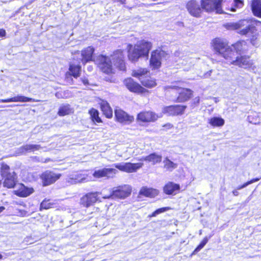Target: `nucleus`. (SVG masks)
Masks as SVG:
<instances>
[{"label": "nucleus", "instance_id": "f257e3e1", "mask_svg": "<svg viewBox=\"0 0 261 261\" xmlns=\"http://www.w3.org/2000/svg\"><path fill=\"white\" fill-rule=\"evenodd\" d=\"M112 61L114 65L120 70H125L124 55L121 50H116L110 57L103 55L98 56L95 60L100 70L106 74L113 72Z\"/></svg>", "mask_w": 261, "mask_h": 261}, {"label": "nucleus", "instance_id": "f03ea898", "mask_svg": "<svg viewBox=\"0 0 261 261\" xmlns=\"http://www.w3.org/2000/svg\"><path fill=\"white\" fill-rule=\"evenodd\" d=\"M213 46L217 54L223 57L230 64L234 65L233 62L238 59V55L232 47L219 38L214 40Z\"/></svg>", "mask_w": 261, "mask_h": 261}, {"label": "nucleus", "instance_id": "7ed1b4c3", "mask_svg": "<svg viewBox=\"0 0 261 261\" xmlns=\"http://www.w3.org/2000/svg\"><path fill=\"white\" fill-rule=\"evenodd\" d=\"M128 57L132 62L137 61L141 57H148V54L152 47L150 42L141 40L135 45L133 49H131L132 45L129 44Z\"/></svg>", "mask_w": 261, "mask_h": 261}, {"label": "nucleus", "instance_id": "20e7f679", "mask_svg": "<svg viewBox=\"0 0 261 261\" xmlns=\"http://www.w3.org/2000/svg\"><path fill=\"white\" fill-rule=\"evenodd\" d=\"M132 192V188L130 186L124 185L114 187L110 190V194L104 195V199H124L129 196Z\"/></svg>", "mask_w": 261, "mask_h": 261}, {"label": "nucleus", "instance_id": "39448f33", "mask_svg": "<svg viewBox=\"0 0 261 261\" xmlns=\"http://www.w3.org/2000/svg\"><path fill=\"white\" fill-rule=\"evenodd\" d=\"M246 20H240L233 24L235 29L239 30L238 33L241 35L250 36L253 35L256 31L255 27L248 24Z\"/></svg>", "mask_w": 261, "mask_h": 261}, {"label": "nucleus", "instance_id": "423d86ee", "mask_svg": "<svg viewBox=\"0 0 261 261\" xmlns=\"http://www.w3.org/2000/svg\"><path fill=\"white\" fill-rule=\"evenodd\" d=\"M223 0H201L202 8L206 12L215 11L218 13L223 12L221 3Z\"/></svg>", "mask_w": 261, "mask_h": 261}, {"label": "nucleus", "instance_id": "0eeeda50", "mask_svg": "<svg viewBox=\"0 0 261 261\" xmlns=\"http://www.w3.org/2000/svg\"><path fill=\"white\" fill-rule=\"evenodd\" d=\"M143 165L142 163H118L114 164L112 166L117 168L120 171L126 172L127 173H132L137 171V170L141 168Z\"/></svg>", "mask_w": 261, "mask_h": 261}, {"label": "nucleus", "instance_id": "6e6552de", "mask_svg": "<svg viewBox=\"0 0 261 261\" xmlns=\"http://www.w3.org/2000/svg\"><path fill=\"white\" fill-rule=\"evenodd\" d=\"M124 84L126 88L131 92L138 94H145L148 91L142 87L132 78H128L124 81Z\"/></svg>", "mask_w": 261, "mask_h": 261}, {"label": "nucleus", "instance_id": "1a4fd4ad", "mask_svg": "<svg viewBox=\"0 0 261 261\" xmlns=\"http://www.w3.org/2000/svg\"><path fill=\"white\" fill-rule=\"evenodd\" d=\"M186 8L189 13L193 16L199 17L202 12V9H204L202 5L195 0L189 1L186 5Z\"/></svg>", "mask_w": 261, "mask_h": 261}, {"label": "nucleus", "instance_id": "9d476101", "mask_svg": "<svg viewBox=\"0 0 261 261\" xmlns=\"http://www.w3.org/2000/svg\"><path fill=\"white\" fill-rule=\"evenodd\" d=\"M165 56V52L162 50H155L151 53L150 64L153 69L158 68L160 67L161 61Z\"/></svg>", "mask_w": 261, "mask_h": 261}, {"label": "nucleus", "instance_id": "9b49d317", "mask_svg": "<svg viewBox=\"0 0 261 261\" xmlns=\"http://www.w3.org/2000/svg\"><path fill=\"white\" fill-rule=\"evenodd\" d=\"M60 174H57L54 172L46 171L41 175L43 186H47L55 182L60 177Z\"/></svg>", "mask_w": 261, "mask_h": 261}, {"label": "nucleus", "instance_id": "f8f14e48", "mask_svg": "<svg viewBox=\"0 0 261 261\" xmlns=\"http://www.w3.org/2000/svg\"><path fill=\"white\" fill-rule=\"evenodd\" d=\"M115 116L117 121L123 124H129L134 120V116L128 115L121 109L115 110Z\"/></svg>", "mask_w": 261, "mask_h": 261}, {"label": "nucleus", "instance_id": "ddd939ff", "mask_svg": "<svg viewBox=\"0 0 261 261\" xmlns=\"http://www.w3.org/2000/svg\"><path fill=\"white\" fill-rule=\"evenodd\" d=\"M162 117V115L158 116L151 111H144L139 113L137 117L138 121L143 122H150L155 121L158 118Z\"/></svg>", "mask_w": 261, "mask_h": 261}, {"label": "nucleus", "instance_id": "4468645a", "mask_svg": "<svg viewBox=\"0 0 261 261\" xmlns=\"http://www.w3.org/2000/svg\"><path fill=\"white\" fill-rule=\"evenodd\" d=\"M118 173V171L114 168H102L95 170L93 176L96 178L107 177V178H113Z\"/></svg>", "mask_w": 261, "mask_h": 261}, {"label": "nucleus", "instance_id": "2eb2a0df", "mask_svg": "<svg viewBox=\"0 0 261 261\" xmlns=\"http://www.w3.org/2000/svg\"><path fill=\"white\" fill-rule=\"evenodd\" d=\"M186 106L174 105L166 107L163 109V113L168 116H175L182 114Z\"/></svg>", "mask_w": 261, "mask_h": 261}, {"label": "nucleus", "instance_id": "dca6fc26", "mask_svg": "<svg viewBox=\"0 0 261 261\" xmlns=\"http://www.w3.org/2000/svg\"><path fill=\"white\" fill-rule=\"evenodd\" d=\"M98 193H89L83 196L80 200L81 204L84 206L89 207L96 202L98 200Z\"/></svg>", "mask_w": 261, "mask_h": 261}, {"label": "nucleus", "instance_id": "f3484780", "mask_svg": "<svg viewBox=\"0 0 261 261\" xmlns=\"http://www.w3.org/2000/svg\"><path fill=\"white\" fill-rule=\"evenodd\" d=\"M88 174L86 172L77 173L70 175L67 178V181L71 184H75L80 182H84L88 180Z\"/></svg>", "mask_w": 261, "mask_h": 261}, {"label": "nucleus", "instance_id": "a211bd4d", "mask_svg": "<svg viewBox=\"0 0 261 261\" xmlns=\"http://www.w3.org/2000/svg\"><path fill=\"white\" fill-rule=\"evenodd\" d=\"M178 96L176 100V102H182L189 100L192 95V91L189 89L181 88L177 87Z\"/></svg>", "mask_w": 261, "mask_h": 261}, {"label": "nucleus", "instance_id": "6ab92c4d", "mask_svg": "<svg viewBox=\"0 0 261 261\" xmlns=\"http://www.w3.org/2000/svg\"><path fill=\"white\" fill-rule=\"evenodd\" d=\"M234 65L238 66L243 68H248L251 67L253 65V62L248 56H239L237 60L233 62Z\"/></svg>", "mask_w": 261, "mask_h": 261}, {"label": "nucleus", "instance_id": "aec40b11", "mask_svg": "<svg viewBox=\"0 0 261 261\" xmlns=\"http://www.w3.org/2000/svg\"><path fill=\"white\" fill-rule=\"evenodd\" d=\"M3 178L5 179L4 181V186L8 188H13L17 182V176L15 172H13L11 174L6 175Z\"/></svg>", "mask_w": 261, "mask_h": 261}, {"label": "nucleus", "instance_id": "412c9836", "mask_svg": "<svg viewBox=\"0 0 261 261\" xmlns=\"http://www.w3.org/2000/svg\"><path fill=\"white\" fill-rule=\"evenodd\" d=\"M94 51V48L91 46H89L82 51V58L80 60L83 64L92 60V55Z\"/></svg>", "mask_w": 261, "mask_h": 261}, {"label": "nucleus", "instance_id": "4be33fe9", "mask_svg": "<svg viewBox=\"0 0 261 261\" xmlns=\"http://www.w3.org/2000/svg\"><path fill=\"white\" fill-rule=\"evenodd\" d=\"M28 101H38L32 98L27 97L22 95H17L16 96L8 98L1 99L0 102H28Z\"/></svg>", "mask_w": 261, "mask_h": 261}, {"label": "nucleus", "instance_id": "5701e85b", "mask_svg": "<svg viewBox=\"0 0 261 261\" xmlns=\"http://www.w3.org/2000/svg\"><path fill=\"white\" fill-rule=\"evenodd\" d=\"M180 189V186L178 184L173 182H168L164 187V192L166 194L170 195L174 194Z\"/></svg>", "mask_w": 261, "mask_h": 261}, {"label": "nucleus", "instance_id": "b1692460", "mask_svg": "<svg viewBox=\"0 0 261 261\" xmlns=\"http://www.w3.org/2000/svg\"><path fill=\"white\" fill-rule=\"evenodd\" d=\"M41 148L39 145L36 144H26L24 146L20 147L18 149V153L23 154L26 152H32L36 150H38Z\"/></svg>", "mask_w": 261, "mask_h": 261}, {"label": "nucleus", "instance_id": "393cba45", "mask_svg": "<svg viewBox=\"0 0 261 261\" xmlns=\"http://www.w3.org/2000/svg\"><path fill=\"white\" fill-rule=\"evenodd\" d=\"M100 108L106 117L110 118L113 116V111L108 102L102 100L100 103Z\"/></svg>", "mask_w": 261, "mask_h": 261}, {"label": "nucleus", "instance_id": "a878e982", "mask_svg": "<svg viewBox=\"0 0 261 261\" xmlns=\"http://www.w3.org/2000/svg\"><path fill=\"white\" fill-rule=\"evenodd\" d=\"M139 194L146 197H154L158 194V191L152 188L142 187L140 190Z\"/></svg>", "mask_w": 261, "mask_h": 261}, {"label": "nucleus", "instance_id": "bb28decb", "mask_svg": "<svg viewBox=\"0 0 261 261\" xmlns=\"http://www.w3.org/2000/svg\"><path fill=\"white\" fill-rule=\"evenodd\" d=\"M231 47L235 50L238 56L247 49L246 42L245 41H239Z\"/></svg>", "mask_w": 261, "mask_h": 261}, {"label": "nucleus", "instance_id": "cd10ccee", "mask_svg": "<svg viewBox=\"0 0 261 261\" xmlns=\"http://www.w3.org/2000/svg\"><path fill=\"white\" fill-rule=\"evenodd\" d=\"M251 9L254 15L261 17L260 0H253L251 4Z\"/></svg>", "mask_w": 261, "mask_h": 261}, {"label": "nucleus", "instance_id": "c85d7f7f", "mask_svg": "<svg viewBox=\"0 0 261 261\" xmlns=\"http://www.w3.org/2000/svg\"><path fill=\"white\" fill-rule=\"evenodd\" d=\"M34 190L33 188H30L24 187L23 185H21V188L16 191L15 194L20 197H25L33 193Z\"/></svg>", "mask_w": 261, "mask_h": 261}, {"label": "nucleus", "instance_id": "c756f323", "mask_svg": "<svg viewBox=\"0 0 261 261\" xmlns=\"http://www.w3.org/2000/svg\"><path fill=\"white\" fill-rule=\"evenodd\" d=\"M147 162L151 163L152 165L160 163L162 160V156L156 153H152L148 155Z\"/></svg>", "mask_w": 261, "mask_h": 261}, {"label": "nucleus", "instance_id": "7c9ffc66", "mask_svg": "<svg viewBox=\"0 0 261 261\" xmlns=\"http://www.w3.org/2000/svg\"><path fill=\"white\" fill-rule=\"evenodd\" d=\"M70 74L74 77L80 76L81 72V66L79 65L70 64L69 68Z\"/></svg>", "mask_w": 261, "mask_h": 261}, {"label": "nucleus", "instance_id": "2f4dec72", "mask_svg": "<svg viewBox=\"0 0 261 261\" xmlns=\"http://www.w3.org/2000/svg\"><path fill=\"white\" fill-rule=\"evenodd\" d=\"M163 163L164 168L169 171H172L177 167V164L171 161L167 157L164 160Z\"/></svg>", "mask_w": 261, "mask_h": 261}, {"label": "nucleus", "instance_id": "473e14b6", "mask_svg": "<svg viewBox=\"0 0 261 261\" xmlns=\"http://www.w3.org/2000/svg\"><path fill=\"white\" fill-rule=\"evenodd\" d=\"M140 81L142 84L148 88H151L156 86V83L155 81L150 77L147 78H141L140 77Z\"/></svg>", "mask_w": 261, "mask_h": 261}, {"label": "nucleus", "instance_id": "72a5a7b5", "mask_svg": "<svg viewBox=\"0 0 261 261\" xmlns=\"http://www.w3.org/2000/svg\"><path fill=\"white\" fill-rule=\"evenodd\" d=\"M72 113V109L69 105H63L59 108L58 114L59 116H63Z\"/></svg>", "mask_w": 261, "mask_h": 261}, {"label": "nucleus", "instance_id": "f704fd0d", "mask_svg": "<svg viewBox=\"0 0 261 261\" xmlns=\"http://www.w3.org/2000/svg\"><path fill=\"white\" fill-rule=\"evenodd\" d=\"M209 123L213 126H221L224 124L223 119L220 117H213L209 120Z\"/></svg>", "mask_w": 261, "mask_h": 261}, {"label": "nucleus", "instance_id": "c9c22d12", "mask_svg": "<svg viewBox=\"0 0 261 261\" xmlns=\"http://www.w3.org/2000/svg\"><path fill=\"white\" fill-rule=\"evenodd\" d=\"M89 114L92 118V120L94 122L100 123L101 122V120L99 117L98 111L94 109H92L89 111Z\"/></svg>", "mask_w": 261, "mask_h": 261}, {"label": "nucleus", "instance_id": "e433bc0d", "mask_svg": "<svg viewBox=\"0 0 261 261\" xmlns=\"http://www.w3.org/2000/svg\"><path fill=\"white\" fill-rule=\"evenodd\" d=\"M9 170L10 167L8 165L5 163H2L1 164V174L3 177L12 173L9 172Z\"/></svg>", "mask_w": 261, "mask_h": 261}, {"label": "nucleus", "instance_id": "4c0bfd02", "mask_svg": "<svg viewBox=\"0 0 261 261\" xmlns=\"http://www.w3.org/2000/svg\"><path fill=\"white\" fill-rule=\"evenodd\" d=\"M147 70L146 69H140L134 71L133 72V76L134 77L141 78H144L143 76L147 74Z\"/></svg>", "mask_w": 261, "mask_h": 261}, {"label": "nucleus", "instance_id": "58836bf2", "mask_svg": "<svg viewBox=\"0 0 261 261\" xmlns=\"http://www.w3.org/2000/svg\"><path fill=\"white\" fill-rule=\"evenodd\" d=\"M208 239L209 238H208L207 237H205L201 242L200 244L194 250L192 255L196 254L197 252H199L201 249H202L207 243Z\"/></svg>", "mask_w": 261, "mask_h": 261}, {"label": "nucleus", "instance_id": "ea45409f", "mask_svg": "<svg viewBox=\"0 0 261 261\" xmlns=\"http://www.w3.org/2000/svg\"><path fill=\"white\" fill-rule=\"evenodd\" d=\"M243 0H234L233 5L231 6L230 10L231 11L234 12L236 11V8H240L243 7Z\"/></svg>", "mask_w": 261, "mask_h": 261}, {"label": "nucleus", "instance_id": "a19ab883", "mask_svg": "<svg viewBox=\"0 0 261 261\" xmlns=\"http://www.w3.org/2000/svg\"><path fill=\"white\" fill-rule=\"evenodd\" d=\"M260 179V178H253V179L244 183L243 185L238 187L237 190H241L242 189H243V188L246 187L247 186H248V185H249L254 182L258 181Z\"/></svg>", "mask_w": 261, "mask_h": 261}, {"label": "nucleus", "instance_id": "79ce46f5", "mask_svg": "<svg viewBox=\"0 0 261 261\" xmlns=\"http://www.w3.org/2000/svg\"><path fill=\"white\" fill-rule=\"evenodd\" d=\"M167 209V208H166V207H163V208H159V209L156 210V211H155L154 212H153L152 213V214L151 215L150 217H155L158 214L165 212Z\"/></svg>", "mask_w": 261, "mask_h": 261}, {"label": "nucleus", "instance_id": "37998d69", "mask_svg": "<svg viewBox=\"0 0 261 261\" xmlns=\"http://www.w3.org/2000/svg\"><path fill=\"white\" fill-rule=\"evenodd\" d=\"M50 207V204L48 203V201L44 200L40 204V209H48Z\"/></svg>", "mask_w": 261, "mask_h": 261}, {"label": "nucleus", "instance_id": "c03bdc74", "mask_svg": "<svg viewBox=\"0 0 261 261\" xmlns=\"http://www.w3.org/2000/svg\"><path fill=\"white\" fill-rule=\"evenodd\" d=\"M6 35V31L4 29H0V37H5Z\"/></svg>", "mask_w": 261, "mask_h": 261}, {"label": "nucleus", "instance_id": "a18cd8bd", "mask_svg": "<svg viewBox=\"0 0 261 261\" xmlns=\"http://www.w3.org/2000/svg\"><path fill=\"white\" fill-rule=\"evenodd\" d=\"M212 70H209L208 71H207V72H206L203 75V78H207V77H209L211 75V73H212Z\"/></svg>", "mask_w": 261, "mask_h": 261}, {"label": "nucleus", "instance_id": "49530a36", "mask_svg": "<svg viewBox=\"0 0 261 261\" xmlns=\"http://www.w3.org/2000/svg\"><path fill=\"white\" fill-rule=\"evenodd\" d=\"M81 81H82V83L85 85H88V80L87 79L84 77V78H81Z\"/></svg>", "mask_w": 261, "mask_h": 261}, {"label": "nucleus", "instance_id": "de8ad7c7", "mask_svg": "<svg viewBox=\"0 0 261 261\" xmlns=\"http://www.w3.org/2000/svg\"><path fill=\"white\" fill-rule=\"evenodd\" d=\"M148 158V155L145 157H142L141 158H138V160L140 161H146L147 162V159Z\"/></svg>", "mask_w": 261, "mask_h": 261}, {"label": "nucleus", "instance_id": "09e8293b", "mask_svg": "<svg viewBox=\"0 0 261 261\" xmlns=\"http://www.w3.org/2000/svg\"><path fill=\"white\" fill-rule=\"evenodd\" d=\"M232 193L234 196H238L239 195V192L238 190H235L232 191Z\"/></svg>", "mask_w": 261, "mask_h": 261}, {"label": "nucleus", "instance_id": "8fccbe9b", "mask_svg": "<svg viewBox=\"0 0 261 261\" xmlns=\"http://www.w3.org/2000/svg\"><path fill=\"white\" fill-rule=\"evenodd\" d=\"M20 215L22 216H25L26 214H27V212L25 211H20Z\"/></svg>", "mask_w": 261, "mask_h": 261}, {"label": "nucleus", "instance_id": "3c124183", "mask_svg": "<svg viewBox=\"0 0 261 261\" xmlns=\"http://www.w3.org/2000/svg\"><path fill=\"white\" fill-rule=\"evenodd\" d=\"M195 102L198 103L199 102L200 98L199 97H196L195 98Z\"/></svg>", "mask_w": 261, "mask_h": 261}, {"label": "nucleus", "instance_id": "603ef678", "mask_svg": "<svg viewBox=\"0 0 261 261\" xmlns=\"http://www.w3.org/2000/svg\"><path fill=\"white\" fill-rule=\"evenodd\" d=\"M5 209L3 206H0V213H2Z\"/></svg>", "mask_w": 261, "mask_h": 261}, {"label": "nucleus", "instance_id": "864d4df0", "mask_svg": "<svg viewBox=\"0 0 261 261\" xmlns=\"http://www.w3.org/2000/svg\"><path fill=\"white\" fill-rule=\"evenodd\" d=\"M3 257V256L2 254H0V259H2Z\"/></svg>", "mask_w": 261, "mask_h": 261}, {"label": "nucleus", "instance_id": "5fc2aeb1", "mask_svg": "<svg viewBox=\"0 0 261 261\" xmlns=\"http://www.w3.org/2000/svg\"><path fill=\"white\" fill-rule=\"evenodd\" d=\"M58 94H59L58 93H57V94H56V96H57V97H59V95H58Z\"/></svg>", "mask_w": 261, "mask_h": 261}]
</instances>
